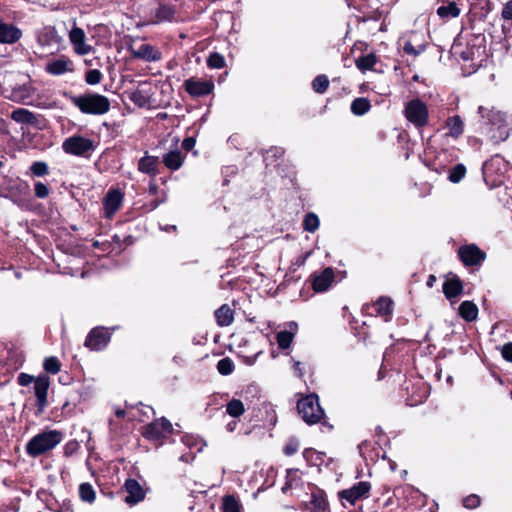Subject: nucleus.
Segmentation results:
<instances>
[{"label": "nucleus", "instance_id": "1", "mask_svg": "<svg viewBox=\"0 0 512 512\" xmlns=\"http://www.w3.org/2000/svg\"><path fill=\"white\" fill-rule=\"evenodd\" d=\"M478 114L492 142H503L509 137L512 117L493 106H479Z\"/></svg>", "mask_w": 512, "mask_h": 512}, {"label": "nucleus", "instance_id": "2", "mask_svg": "<svg viewBox=\"0 0 512 512\" xmlns=\"http://www.w3.org/2000/svg\"><path fill=\"white\" fill-rule=\"evenodd\" d=\"M69 99L83 114L103 115L110 110L109 99L98 93L70 95Z\"/></svg>", "mask_w": 512, "mask_h": 512}, {"label": "nucleus", "instance_id": "3", "mask_svg": "<svg viewBox=\"0 0 512 512\" xmlns=\"http://www.w3.org/2000/svg\"><path fill=\"white\" fill-rule=\"evenodd\" d=\"M62 439V432L57 430H44L28 441L26 444V453L31 457H38L53 449Z\"/></svg>", "mask_w": 512, "mask_h": 512}, {"label": "nucleus", "instance_id": "4", "mask_svg": "<svg viewBox=\"0 0 512 512\" xmlns=\"http://www.w3.org/2000/svg\"><path fill=\"white\" fill-rule=\"evenodd\" d=\"M298 413L307 424L318 423L324 416L318 396L315 394L301 398L297 403Z\"/></svg>", "mask_w": 512, "mask_h": 512}, {"label": "nucleus", "instance_id": "5", "mask_svg": "<svg viewBox=\"0 0 512 512\" xmlns=\"http://www.w3.org/2000/svg\"><path fill=\"white\" fill-rule=\"evenodd\" d=\"M404 114L406 119L417 128L424 127L428 123V108L419 99L409 101L405 106Z\"/></svg>", "mask_w": 512, "mask_h": 512}, {"label": "nucleus", "instance_id": "6", "mask_svg": "<svg viewBox=\"0 0 512 512\" xmlns=\"http://www.w3.org/2000/svg\"><path fill=\"white\" fill-rule=\"evenodd\" d=\"M172 424L165 418L153 421L144 428L143 436L158 445L172 433Z\"/></svg>", "mask_w": 512, "mask_h": 512}, {"label": "nucleus", "instance_id": "7", "mask_svg": "<svg viewBox=\"0 0 512 512\" xmlns=\"http://www.w3.org/2000/svg\"><path fill=\"white\" fill-rule=\"evenodd\" d=\"M94 150L93 141L83 136H71L66 139V153L76 156H89Z\"/></svg>", "mask_w": 512, "mask_h": 512}, {"label": "nucleus", "instance_id": "8", "mask_svg": "<svg viewBox=\"0 0 512 512\" xmlns=\"http://www.w3.org/2000/svg\"><path fill=\"white\" fill-rule=\"evenodd\" d=\"M69 41L72 45L73 51L79 55L84 56L89 54L93 47L88 43V39L86 36V33L82 28L73 26V28L70 30L69 34Z\"/></svg>", "mask_w": 512, "mask_h": 512}, {"label": "nucleus", "instance_id": "9", "mask_svg": "<svg viewBox=\"0 0 512 512\" xmlns=\"http://www.w3.org/2000/svg\"><path fill=\"white\" fill-rule=\"evenodd\" d=\"M371 489V485L367 481H361L353 485L349 489L342 490L339 492V497L354 505L357 501L367 498Z\"/></svg>", "mask_w": 512, "mask_h": 512}, {"label": "nucleus", "instance_id": "10", "mask_svg": "<svg viewBox=\"0 0 512 512\" xmlns=\"http://www.w3.org/2000/svg\"><path fill=\"white\" fill-rule=\"evenodd\" d=\"M111 338V333L107 328L96 327L88 334L85 345L91 350L99 351L107 346Z\"/></svg>", "mask_w": 512, "mask_h": 512}, {"label": "nucleus", "instance_id": "11", "mask_svg": "<svg viewBox=\"0 0 512 512\" xmlns=\"http://www.w3.org/2000/svg\"><path fill=\"white\" fill-rule=\"evenodd\" d=\"M186 92L192 97H203L212 93L214 83L210 80L189 78L184 82Z\"/></svg>", "mask_w": 512, "mask_h": 512}, {"label": "nucleus", "instance_id": "12", "mask_svg": "<svg viewBox=\"0 0 512 512\" xmlns=\"http://www.w3.org/2000/svg\"><path fill=\"white\" fill-rule=\"evenodd\" d=\"M312 288L317 293L326 292L334 282L335 274L331 267L315 272L312 276Z\"/></svg>", "mask_w": 512, "mask_h": 512}, {"label": "nucleus", "instance_id": "13", "mask_svg": "<svg viewBox=\"0 0 512 512\" xmlns=\"http://www.w3.org/2000/svg\"><path fill=\"white\" fill-rule=\"evenodd\" d=\"M123 203V193L119 189H110L103 200L104 214L111 219L121 208Z\"/></svg>", "mask_w": 512, "mask_h": 512}, {"label": "nucleus", "instance_id": "14", "mask_svg": "<svg viewBox=\"0 0 512 512\" xmlns=\"http://www.w3.org/2000/svg\"><path fill=\"white\" fill-rule=\"evenodd\" d=\"M458 253L466 266L478 265L485 259V253L474 244L460 247Z\"/></svg>", "mask_w": 512, "mask_h": 512}, {"label": "nucleus", "instance_id": "15", "mask_svg": "<svg viewBox=\"0 0 512 512\" xmlns=\"http://www.w3.org/2000/svg\"><path fill=\"white\" fill-rule=\"evenodd\" d=\"M368 313L381 317L385 322L391 320L393 301L388 297H380L375 303L367 306Z\"/></svg>", "mask_w": 512, "mask_h": 512}, {"label": "nucleus", "instance_id": "16", "mask_svg": "<svg viewBox=\"0 0 512 512\" xmlns=\"http://www.w3.org/2000/svg\"><path fill=\"white\" fill-rule=\"evenodd\" d=\"M124 489L127 493L124 501L130 506L141 502L145 498V491L143 487L135 479H127L124 485Z\"/></svg>", "mask_w": 512, "mask_h": 512}, {"label": "nucleus", "instance_id": "17", "mask_svg": "<svg viewBox=\"0 0 512 512\" xmlns=\"http://www.w3.org/2000/svg\"><path fill=\"white\" fill-rule=\"evenodd\" d=\"M34 96L35 89L30 83H24L14 87L11 92L12 100L21 102L23 104H31L34 100Z\"/></svg>", "mask_w": 512, "mask_h": 512}, {"label": "nucleus", "instance_id": "18", "mask_svg": "<svg viewBox=\"0 0 512 512\" xmlns=\"http://www.w3.org/2000/svg\"><path fill=\"white\" fill-rule=\"evenodd\" d=\"M22 33L15 25L0 20V43L12 44L18 41Z\"/></svg>", "mask_w": 512, "mask_h": 512}, {"label": "nucleus", "instance_id": "19", "mask_svg": "<svg viewBox=\"0 0 512 512\" xmlns=\"http://www.w3.org/2000/svg\"><path fill=\"white\" fill-rule=\"evenodd\" d=\"M49 384V377L47 375H40L34 380V391L37 397V404L40 407H43L46 404Z\"/></svg>", "mask_w": 512, "mask_h": 512}, {"label": "nucleus", "instance_id": "20", "mask_svg": "<svg viewBox=\"0 0 512 512\" xmlns=\"http://www.w3.org/2000/svg\"><path fill=\"white\" fill-rule=\"evenodd\" d=\"M159 159L156 156L145 155L138 162V170L150 176L158 174Z\"/></svg>", "mask_w": 512, "mask_h": 512}, {"label": "nucleus", "instance_id": "21", "mask_svg": "<svg viewBox=\"0 0 512 512\" xmlns=\"http://www.w3.org/2000/svg\"><path fill=\"white\" fill-rule=\"evenodd\" d=\"M445 127L448 130L447 135L454 139H458L464 132V122L458 115L448 117L445 122Z\"/></svg>", "mask_w": 512, "mask_h": 512}, {"label": "nucleus", "instance_id": "22", "mask_svg": "<svg viewBox=\"0 0 512 512\" xmlns=\"http://www.w3.org/2000/svg\"><path fill=\"white\" fill-rule=\"evenodd\" d=\"M133 56L145 61H157L161 58L160 53L149 44H142L136 50H133Z\"/></svg>", "mask_w": 512, "mask_h": 512}, {"label": "nucleus", "instance_id": "23", "mask_svg": "<svg viewBox=\"0 0 512 512\" xmlns=\"http://www.w3.org/2000/svg\"><path fill=\"white\" fill-rule=\"evenodd\" d=\"M215 318L219 326H229L234 320V311L228 304H223L215 311Z\"/></svg>", "mask_w": 512, "mask_h": 512}, {"label": "nucleus", "instance_id": "24", "mask_svg": "<svg viewBox=\"0 0 512 512\" xmlns=\"http://www.w3.org/2000/svg\"><path fill=\"white\" fill-rule=\"evenodd\" d=\"M164 165L171 170H178L183 164L181 151L173 150L163 156Z\"/></svg>", "mask_w": 512, "mask_h": 512}, {"label": "nucleus", "instance_id": "25", "mask_svg": "<svg viewBox=\"0 0 512 512\" xmlns=\"http://www.w3.org/2000/svg\"><path fill=\"white\" fill-rule=\"evenodd\" d=\"M462 289V283L458 278L448 279L443 285V292L448 299H452L460 295Z\"/></svg>", "mask_w": 512, "mask_h": 512}, {"label": "nucleus", "instance_id": "26", "mask_svg": "<svg viewBox=\"0 0 512 512\" xmlns=\"http://www.w3.org/2000/svg\"><path fill=\"white\" fill-rule=\"evenodd\" d=\"M460 316L468 321H474L478 316V308L472 301H464L459 306Z\"/></svg>", "mask_w": 512, "mask_h": 512}, {"label": "nucleus", "instance_id": "27", "mask_svg": "<svg viewBox=\"0 0 512 512\" xmlns=\"http://www.w3.org/2000/svg\"><path fill=\"white\" fill-rule=\"evenodd\" d=\"M289 326H290V331H286V330L280 331L276 335L277 344H278L279 348H281V349L289 348L293 341V338H294L293 329L297 328V324L294 322H291L289 324Z\"/></svg>", "mask_w": 512, "mask_h": 512}, {"label": "nucleus", "instance_id": "28", "mask_svg": "<svg viewBox=\"0 0 512 512\" xmlns=\"http://www.w3.org/2000/svg\"><path fill=\"white\" fill-rule=\"evenodd\" d=\"M306 507L310 512H326L328 503L324 496L320 494H312L311 499L307 503Z\"/></svg>", "mask_w": 512, "mask_h": 512}, {"label": "nucleus", "instance_id": "29", "mask_svg": "<svg viewBox=\"0 0 512 512\" xmlns=\"http://www.w3.org/2000/svg\"><path fill=\"white\" fill-rule=\"evenodd\" d=\"M371 108L370 101L367 98H356L351 103V112L356 116L366 114Z\"/></svg>", "mask_w": 512, "mask_h": 512}, {"label": "nucleus", "instance_id": "30", "mask_svg": "<svg viewBox=\"0 0 512 512\" xmlns=\"http://www.w3.org/2000/svg\"><path fill=\"white\" fill-rule=\"evenodd\" d=\"M79 497L83 502L92 504L96 498V491L90 483H81L79 485Z\"/></svg>", "mask_w": 512, "mask_h": 512}, {"label": "nucleus", "instance_id": "31", "mask_svg": "<svg viewBox=\"0 0 512 512\" xmlns=\"http://www.w3.org/2000/svg\"><path fill=\"white\" fill-rule=\"evenodd\" d=\"M11 118L18 123L31 124L35 121V116L32 112L19 108L12 112Z\"/></svg>", "mask_w": 512, "mask_h": 512}, {"label": "nucleus", "instance_id": "32", "mask_svg": "<svg viewBox=\"0 0 512 512\" xmlns=\"http://www.w3.org/2000/svg\"><path fill=\"white\" fill-rule=\"evenodd\" d=\"M355 63L357 68L362 71L371 70L377 63V57L375 56V54L369 53L359 57Z\"/></svg>", "mask_w": 512, "mask_h": 512}, {"label": "nucleus", "instance_id": "33", "mask_svg": "<svg viewBox=\"0 0 512 512\" xmlns=\"http://www.w3.org/2000/svg\"><path fill=\"white\" fill-rule=\"evenodd\" d=\"M49 172V167L46 162L36 161L33 162L29 168V172L26 175H30L31 177H42L47 175Z\"/></svg>", "mask_w": 512, "mask_h": 512}, {"label": "nucleus", "instance_id": "34", "mask_svg": "<svg viewBox=\"0 0 512 512\" xmlns=\"http://www.w3.org/2000/svg\"><path fill=\"white\" fill-rule=\"evenodd\" d=\"M175 9L171 6L160 5L156 11L157 22L172 21L174 19Z\"/></svg>", "mask_w": 512, "mask_h": 512}, {"label": "nucleus", "instance_id": "35", "mask_svg": "<svg viewBox=\"0 0 512 512\" xmlns=\"http://www.w3.org/2000/svg\"><path fill=\"white\" fill-rule=\"evenodd\" d=\"M245 411L244 404L241 400L232 399L226 405V412L232 417H239Z\"/></svg>", "mask_w": 512, "mask_h": 512}, {"label": "nucleus", "instance_id": "36", "mask_svg": "<svg viewBox=\"0 0 512 512\" xmlns=\"http://www.w3.org/2000/svg\"><path fill=\"white\" fill-rule=\"evenodd\" d=\"M304 230L314 233L319 228V218L314 213H308L303 221Z\"/></svg>", "mask_w": 512, "mask_h": 512}, {"label": "nucleus", "instance_id": "37", "mask_svg": "<svg viewBox=\"0 0 512 512\" xmlns=\"http://www.w3.org/2000/svg\"><path fill=\"white\" fill-rule=\"evenodd\" d=\"M437 14L440 17H458L460 10L454 2L449 3L447 6H440L437 9Z\"/></svg>", "mask_w": 512, "mask_h": 512}, {"label": "nucleus", "instance_id": "38", "mask_svg": "<svg viewBox=\"0 0 512 512\" xmlns=\"http://www.w3.org/2000/svg\"><path fill=\"white\" fill-rule=\"evenodd\" d=\"M234 363L229 357H225L218 361L217 370L221 375L227 376L234 371Z\"/></svg>", "mask_w": 512, "mask_h": 512}, {"label": "nucleus", "instance_id": "39", "mask_svg": "<svg viewBox=\"0 0 512 512\" xmlns=\"http://www.w3.org/2000/svg\"><path fill=\"white\" fill-rule=\"evenodd\" d=\"M465 174L466 167L463 164H457L451 169L448 179L452 183H458L464 178Z\"/></svg>", "mask_w": 512, "mask_h": 512}, {"label": "nucleus", "instance_id": "40", "mask_svg": "<svg viewBox=\"0 0 512 512\" xmlns=\"http://www.w3.org/2000/svg\"><path fill=\"white\" fill-rule=\"evenodd\" d=\"M46 71L52 75H61L64 73V60L57 59L53 61H49L46 64Z\"/></svg>", "mask_w": 512, "mask_h": 512}, {"label": "nucleus", "instance_id": "41", "mask_svg": "<svg viewBox=\"0 0 512 512\" xmlns=\"http://www.w3.org/2000/svg\"><path fill=\"white\" fill-rule=\"evenodd\" d=\"M329 86V80L326 75H318L312 82L313 90L317 93H324Z\"/></svg>", "mask_w": 512, "mask_h": 512}, {"label": "nucleus", "instance_id": "42", "mask_svg": "<svg viewBox=\"0 0 512 512\" xmlns=\"http://www.w3.org/2000/svg\"><path fill=\"white\" fill-rule=\"evenodd\" d=\"M224 512H241V506L233 496H225L223 499Z\"/></svg>", "mask_w": 512, "mask_h": 512}, {"label": "nucleus", "instance_id": "43", "mask_svg": "<svg viewBox=\"0 0 512 512\" xmlns=\"http://www.w3.org/2000/svg\"><path fill=\"white\" fill-rule=\"evenodd\" d=\"M207 65L213 69H221L225 66V58L219 53H211L207 59Z\"/></svg>", "mask_w": 512, "mask_h": 512}, {"label": "nucleus", "instance_id": "44", "mask_svg": "<svg viewBox=\"0 0 512 512\" xmlns=\"http://www.w3.org/2000/svg\"><path fill=\"white\" fill-rule=\"evenodd\" d=\"M43 365L45 371L51 374H56L61 369V363L56 357L46 358Z\"/></svg>", "mask_w": 512, "mask_h": 512}, {"label": "nucleus", "instance_id": "45", "mask_svg": "<svg viewBox=\"0 0 512 512\" xmlns=\"http://www.w3.org/2000/svg\"><path fill=\"white\" fill-rule=\"evenodd\" d=\"M102 80V73L98 69H92L87 71L85 75V81L89 85L99 84Z\"/></svg>", "mask_w": 512, "mask_h": 512}, {"label": "nucleus", "instance_id": "46", "mask_svg": "<svg viewBox=\"0 0 512 512\" xmlns=\"http://www.w3.org/2000/svg\"><path fill=\"white\" fill-rule=\"evenodd\" d=\"M49 192H50V189H49L47 184H45V183H43L41 181L35 182V184H34V195L37 198L44 199V198L48 197Z\"/></svg>", "mask_w": 512, "mask_h": 512}, {"label": "nucleus", "instance_id": "47", "mask_svg": "<svg viewBox=\"0 0 512 512\" xmlns=\"http://www.w3.org/2000/svg\"><path fill=\"white\" fill-rule=\"evenodd\" d=\"M480 505L479 496L472 494L463 499V506L468 509H474Z\"/></svg>", "mask_w": 512, "mask_h": 512}, {"label": "nucleus", "instance_id": "48", "mask_svg": "<svg viewBox=\"0 0 512 512\" xmlns=\"http://www.w3.org/2000/svg\"><path fill=\"white\" fill-rule=\"evenodd\" d=\"M502 161H503V159L498 157V156L491 158L489 161H486L483 164V172H484V174H486L489 171H491L495 166H499L502 163Z\"/></svg>", "mask_w": 512, "mask_h": 512}, {"label": "nucleus", "instance_id": "49", "mask_svg": "<svg viewBox=\"0 0 512 512\" xmlns=\"http://www.w3.org/2000/svg\"><path fill=\"white\" fill-rule=\"evenodd\" d=\"M34 380L35 378L31 375H28V374H25V373H21L19 376H18V383L21 385V386H28L30 385L31 383H34Z\"/></svg>", "mask_w": 512, "mask_h": 512}, {"label": "nucleus", "instance_id": "50", "mask_svg": "<svg viewBox=\"0 0 512 512\" xmlns=\"http://www.w3.org/2000/svg\"><path fill=\"white\" fill-rule=\"evenodd\" d=\"M502 356L505 360L512 362V343H506L503 346Z\"/></svg>", "mask_w": 512, "mask_h": 512}, {"label": "nucleus", "instance_id": "51", "mask_svg": "<svg viewBox=\"0 0 512 512\" xmlns=\"http://www.w3.org/2000/svg\"><path fill=\"white\" fill-rule=\"evenodd\" d=\"M297 450H298V444L296 442H289L284 447V453L288 456L295 454L297 452Z\"/></svg>", "mask_w": 512, "mask_h": 512}, {"label": "nucleus", "instance_id": "52", "mask_svg": "<svg viewBox=\"0 0 512 512\" xmlns=\"http://www.w3.org/2000/svg\"><path fill=\"white\" fill-rule=\"evenodd\" d=\"M502 16L504 19L511 20L512 19V0L509 1L502 10Z\"/></svg>", "mask_w": 512, "mask_h": 512}, {"label": "nucleus", "instance_id": "53", "mask_svg": "<svg viewBox=\"0 0 512 512\" xmlns=\"http://www.w3.org/2000/svg\"><path fill=\"white\" fill-rule=\"evenodd\" d=\"M293 369H294L295 374H296L298 377H302V376H303V371H302V367H301V362H299V361H294Z\"/></svg>", "mask_w": 512, "mask_h": 512}, {"label": "nucleus", "instance_id": "54", "mask_svg": "<svg viewBox=\"0 0 512 512\" xmlns=\"http://www.w3.org/2000/svg\"><path fill=\"white\" fill-rule=\"evenodd\" d=\"M404 51L408 54H413V55L418 54V52L415 50V48L413 47V45L411 43L405 44Z\"/></svg>", "mask_w": 512, "mask_h": 512}, {"label": "nucleus", "instance_id": "55", "mask_svg": "<svg viewBox=\"0 0 512 512\" xmlns=\"http://www.w3.org/2000/svg\"><path fill=\"white\" fill-rule=\"evenodd\" d=\"M194 139L193 138H186L184 141H183V147L187 150L191 149L193 146H194Z\"/></svg>", "mask_w": 512, "mask_h": 512}, {"label": "nucleus", "instance_id": "56", "mask_svg": "<svg viewBox=\"0 0 512 512\" xmlns=\"http://www.w3.org/2000/svg\"><path fill=\"white\" fill-rule=\"evenodd\" d=\"M78 447V443L77 442H70L69 444H66V455L68 454V452H73L74 450H76Z\"/></svg>", "mask_w": 512, "mask_h": 512}, {"label": "nucleus", "instance_id": "57", "mask_svg": "<svg viewBox=\"0 0 512 512\" xmlns=\"http://www.w3.org/2000/svg\"><path fill=\"white\" fill-rule=\"evenodd\" d=\"M261 352H258L257 354H255L254 356H249V357H245V363H247L248 365H252L255 363L258 355L260 354Z\"/></svg>", "mask_w": 512, "mask_h": 512}, {"label": "nucleus", "instance_id": "58", "mask_svg": "<svg viewBox=\"0 0 512 512\" xmlns=\"http://www.w3.org/2000/svg\"><path fill=\"white\" fill-rule=\"evenodd\" d=\"M237 427V422L236 421H231L229 422L227 425H226V430L228 432H233Z\"/></svg>", "mask_w": 512, "mask_h": 512}, {"label": "nucleus", "instance_id": "59", "mask_svg": "<svg viewBox=\"0 0 512 512\" xmlns=\"http://www.w3.org/2000/svg\"><path fill=\"white\" fill-rule=\"evenodd\" d=\"M125 410L123 409H120V408H117L115 410V415L118 417V418H123L125 416Z\"/></svg>", "mask_w": 512, "mask_h": 512}, {"label": "nucleus", "instance_id": "60", "mask_svg": "<svg viewBox=\"0 0 512 512\" xmlns=\"http://www.w3.org/2000/svg\"><path fill=\"white\" fill-rule=\"evenodd\" d=\"M157 190H158V187H157L155 184H153V183H152V184H150V186H149V192H150L151 194H156V193H157Z\"/></svg>", "mask_w": 512, "mask_h": 512}, {"label": "nucleus", "instance_id": "61", "mask_svg": "<svg viewBox=\"0 0 512 512\" xmlns=\"http://www.w3.org/2000/svg\"><path fill=\"white\" fill-rule=\"evenodd\" d=\"M65 67H66V72L67 71H72L73 70V63L71 61L66 60Z\"/></svg>", "mask_w": 512, "mask_h": 512}, {"label": "nucleus", "instance_id": "62", "mask_svg": "<svg viewBox=\"0 0 512 512\" xmlns=\"http://www.w3.org/2000/svg\"><path fill=\"white\" fill-rule=\"evenodd\" d=\"M163 201H164V200H162V202H163ZM160 203H161V201H153V202H152V204H151V205H152V209L157 208V207L159 206V204H160Z\"/></svg>", "mask_w": 512, "mask_h": 512}, {"label": "nucleus", "instance_id": "63", "mask_svg": "<svg viewBox=\"0 0 512 512\" xmlns=\"http://www.w3.org/2000/svg\"><path fill=\"white\" fill-rule=\"evenodd\" d=\"M312 453H314V451H313L312 449H306V450L304 451V456H305V457H308V455H309V454H312Z\"/></svg>", "mask_w": 512, "mask_h": 512}, {"label": "nucleus", "instance_id": "64", "mask_svg": "<svg viewBox=\"0 0 512 512\" xmlns=\"http://www.w3.org/2000/svg\"><path fill=\"white\" fill-rule=\"evenodd\" d=\"M271 152H274V155H277V154H281V153H282L281 149H279V148L271 149Z\"/></svg>", "mask_w": 512, "mask_h": 512}]
</instances>
